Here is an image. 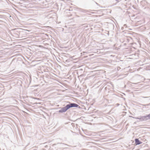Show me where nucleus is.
Returning a JSON list of instances; mask_svg holds the SVG:
<instances>
[{"label": "nucleus", "mask_w": 150, "mask_h": 150, "mask_svg": "<svg viewBox=\"0 0 150 150\" xmlns=\"http://www.w3.org/2000/svg\"><path fill=\"white\" fill-rule=\"evenodd\" d=\"M144 98H146V97H144Z\"/></svg>", "instance_id": "nucleus-8"}, {"label": "nucleus", "mask_w": 150, "mask_h": 150, "mask_svg": "<svg viewBox=\"0 0 150 150\" xmlns=\"http://www.w3.org/2000/svg\"><path fill=\"white\" fill-rule=\"evenodd\" d=\"M116 105H117V106H118L120 105V104L119 103H117Z\"/></svg>", "instance_id": "nucleus-6"}, {"label": "nucleus", "mask_w": 150, "mask_h": 150, "mask_svg": "<svg viewBox=\"0 0 150 150\" xmlns=\"http://www.w3.org/2000/svg\"><path fill=\"white\" fill-rule=\"evenodd\" d=\"M79 107L78 105L74 103H70L69 104L67 105L65 107H64L59 111V112L62 113L65 112L67 110L71 108L76 107L78 108Z\"/></svg>", "instance_id": "nucleus-1"}, {"label": "nucleus", "mask_w": 150, "mask_h": 150, "mask_svg": "<svg viewBox=\"0 0 150 150\" xmlns=\"http://www.w3.org/2000/svg\"><path fill=\"white\" fill-rule=\"evenodd\" d=\"M135 144L136 145H139L142 143L138 139L136 138L135 139Z\"/></svg>", "instance_id": "nucleus-3"}, {"label": "nucleus", "mask_w": 150, "mask_h": 150, "mask_svg": "<svg viewBox=\"0 0 150 150\" xmlns=\"http://www.w3.org/2000/svg\"><path fill=\"white\" fill-rule=\"evenodd\" d=\"M135 118L137 119H140L142 121L144 120L146 121L149 119L148 117H147V115L146 116H142L140 118L138 117Z\"/></svg>", "instance_id": "nucleus-2"}, {"label": "nucleus", "mask_w": 150, "mask_h": 150, "mask_svg": "<svg viewBox=\"0 0 150 150\" xmlns=\"http://www.w3.org/2000/svg\"><path fill=\"white\" fill-rule=\"evenodd\" d=\"M147 117H148L149 119H150V114L147 115Z\"/></svg>", "instance_id": "nucleus-5"}, {"label": "nucleus", "mask_w": 150, "mask_h": 150, "mask_svg": "<svg viewBox=\"0 0 150 150\" xmlns=\"http://www.w3.org/2000/svg\"><path fill=\"white\" fill-rule=\"evenodd\" d=\"M95 3H96V4H97L98 5H99L98 4V3H96V2H95Z\"/></svg>", "instance_id": "nucleus-7"}, {"label": "nucleus", "mask_w": 150, "mask_h": 150, "mask_svg": "<svg viewBox=\"0 0 150 150\" xmlns=\"http://www.w3.org/2000/svg\"><path fill=\"white\" fill-rule=\"evenodd\" d=\"M127 27V26L126 25L124 24L123 25V26L122 27L121 29L122 30H125V29H126Z\"/></svg>", "instance_id": "nucleus-4"}]
</instances>
